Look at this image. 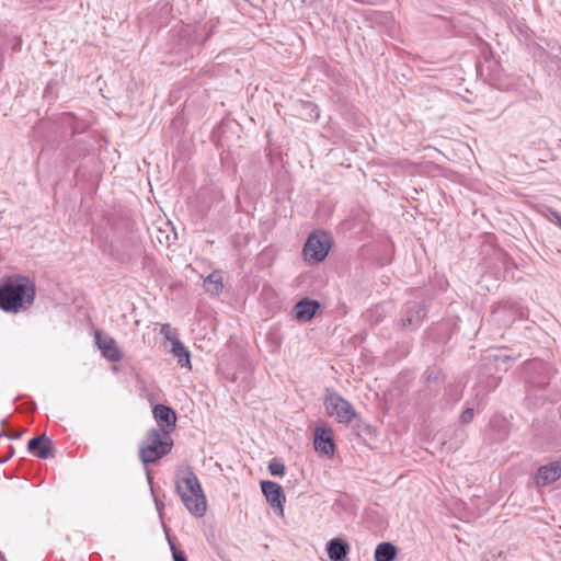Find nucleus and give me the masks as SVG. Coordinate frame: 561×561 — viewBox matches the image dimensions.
<instances>
[{"instance_id": "1", "label": "nucleus", "mask_w": 561, "mask_h": 561, "mask_svg": "<svg viewBox=\"0 0 561 561\" xmlns=\"http://www.w3.org/2000/svg\"><path fill=\"white\" fill-rule=\"evenodd\" d=\"M35 299V286L28 277L13 275L4 278L0 285V308L16 313L31 307Z\"/></svg>"}, {"instance_id": "2", "label": "nucleus", "mask_w": 561, "mask_h": 561, "mask_svg": "<svg viewBox=\"0 0 561 561\" xmlns=\"http://www.w3.org/2000/svg\"><path fill=\"white\" fill-rule=\"evenodd\" d=\"M175 490L185 508L195 517H202L207 510L206 496L198 478L190 467L178 470Z\"/></svg>"}, {"instance_id": "3", "label": "nucleus", "mask_w": 561, "mask_h": 561, "mask_svg": "<svg viewBox=\"0 0 561 561\" xmlns=\"http://www.w3.org/2000/svg\"><path fill=\"white\" fill-rule=\"evenodd\" d=\"M172 443L167 431L151 430L142 440L139 456L144 463L154 462L170 453Z\"/></svg>"}, {"instance_id": "4", "label": "nucleus", "mask_w": 561, "mask_h": 561, "mask_svg": "<svg viewBox=\"0 0 561 561\" xmlns=\"http://www.w3.org/2000/svg\"><path fill=\"white\" fill-rule=\"evenodd\" d=\"M324 408L329 416L335 417L337 422L348 424L357 415L353 405L336 392L327 390Z\"/></svg>"}, {"instance_id": "5", "label": "nucleus", "mask_w": 561, "mask_h": 561, "mask_svg": "<svg viewBox=\"0 0 561 561\" xmlns=\"http://www.w3.org/2000/svg\"><path fill=\"white\" fill-rule=\"evenodd\" d=\"M331 248V239L328 233L319 231L311 233L302 249V254L309 264L322 262Z\"/></svg>"}, {"instance_id": "6", "label": "nucleus", "mask_w": 561, "mask_h": 561, "mask_svg": "<svg viewBox=\"0 0 561 561\" xmlns=\"http://www.w3.org/2000/svg\"><path fill=\"white\" fill-rule=\"evenodd\" d=\"M261 490L268 504L277 511L279 516H283L286 497L282 486L273 481H262Z\"/></svg>"}, {"instance_id": "7", "label": "nucleus", "mask_w": 561, "mask_h": 561, "mask_svg": "<svg viewBox=\"0 0 561 561\" xmlns=\"http://www.w3.org/2000/svg\"><path fill=\"white\" fill-rule=\"evenodd\" d=\"M314 448L317 451L325 455L333 456L334 443L333 433L330 428L317 427L314 431Z\"/></svg>"}, {"instance_id": "8", "label": "nucleus", "mask_w": 561, "mask_h": 561, "mask_svg": "<svg viewBox=\"0 0 561 561\" xmlns=\"http://www.w3.org/2000/svg\"><path fill=\"white\" fill-rule=\"evenodd\" d=\"M27 448L30 453L38 458L47 459L51 456L53 443L46 435H42L30 439Z\"/></svg>"}, {"instance_id": "9", "label": "nucleus", "mask_w": 561, "mask_h": 561, "mask_svg": "<svg viewBox=\"0 0 561 561\" xmlns=\"http://www.w3.org/2000/svg\"><path fill=\"white\" fill-rule=\"evenodd\" d=\"M95 339L96 344L104 357H106L111 362H119L123 358V354L118 350L114 339L101 337L99 332L95 334Z\"/></svg>"}, {"instance_id": "10", "label": "nucleus", "mask_w": 561, "mask_h": 561, "mask_svg": "<svg viewBox=\"0 0 561 561\" xmlns=\"http://www.w3.org/2000/svg\"><path fill=\"white\" fill-rule=\"evenodd\" d=\"M319 308V302L305 298L298 301L294 308L295 319L300 322L310 321Z\"/></svg>"}, {"instance_id": "11", "label": "nucleus", "mask_w": 561, "mask_h": 561, "mask_svg": "<svg viewBox=\"0 0 561 561\" xmlns=\"http://www.w3.org/2000/svg\"><path fill=\"white\" fill-rule=\"evenodd\" d=\"M561 477V462H552L539 468L536 482L538 485H548Z\"/></svg>"}, {"instance_id": "12", "label": "nucleus", "mask_w": 561, "mask_h": 561, "mask_svg": "<svg viewBox=\"0 0 561 561\" xmlns=\"http://www.w3.org/2000/svg\"><path fill=\"white\" fill-rule=\"evenodd\" d=\"M153 416L164 426L162 431H167L169 433V430H172L175 426L176 414L171 408L167 405H156L153 408Z\"/></svg>"}, {"instance_id": "13", "label": "nucleus", "mask_w": 561, "mask_h": 561, "mask_svg": "<svg viewBox=\"0 0 561 561\" xmlns=\"http://www.w3.org/2000/svg\"><path fill=\"white\" fill-rule=\"evenodd\" d=\"M327 551L332 561H342L350 552V545L341 539H331L327 545Z\"/></svg>"}, {"instance_id": "14", "label": "nucleus", "mask_w": 561, "mask_h": 561, "mask_svg": "<svg viewBox=\"0 0 561 561\" xmlns=\"http://www.w3.org/2000/svg\"><path fill=\"white\" fill-rule=\"evenodd\" d=\"M425 316V310L420 304H413L407 309L405 318L402 319L404 327H416Z\"/></svg>"}, {"instance_id": "15", "label": "nucleus", "mask_w": 561, "mask_h": 561, "mask_svg": "<svg viewBox=\"0 0 561 561\" xmlns=\"http://www.w3.org/2000/svg\"><path fill=\"white\" fill-rule=\"evenodd\" d=\"M171 353L174 357H176L178 359V363L182 366V367H186L188 369H191V355H190V351L187 350V347H185L180 340L175 341L174 343L171 344Z\"/></svg>"}, {"instance_id": "16", "label": "nucleus", "mask_w": 561, "mask_h": 561, "mask_svg": "<svg viewBox=\"0 0 561 561\" xmlns=\"http://www.w3.org/2000/svg\"><path fill=\"white\" fill-rule=\"evenodd\" d=\"M204 288L211 295H219L222 290V276L220 272L210 273L204 280Z\"/></svg>"}, {"instance_id": "17", "label": "nucleus", "mask_w": 561, "mask_h": 561, "mask_svg": "<svg viewBox=\"0 0 561 561\" xmlns=\"http://www.w3.org/2000/svg\"><path fill=\"white\" fill-rule=\"evenodd\" d=\"M397 554L396 547L390 542H381L375 550V561H392Z\"/></svg>"}, {"instance_id": "18", "label": "nucleus", "mask_w": 561, "mask_h": 561, "mask_svg": "<svg viewBox=\"0 0 561 561\" xmlns=\"http://www.w3.org/2000/svg\"><path fill=\"white\" fill-rule=\"evenodd\" d=\"M160 333L164 336L167 341H169L171 344L178 341V334L175 330L171 328L170 324L164 323L161 325Z\"/></svg>"}, {"instance_id": "19", "label": "nucleus", "mask_w": 561, "mask_h": 561, "mask_svg": "<svg viewBox=\"0 0 561 561\" xmlns=\"http://www.w3.org/2000/svg\"><path fill=\"white\" fill-rule=\"evenodd\" d=\"M268 470L273 476H284L285 473V466L282 461L278 460H272L268 463Z\"/></svg>"}, {"instance_id": "20", "label": "nucleus", "mask_w": 561, "mask_h": 561, "mask_svg": "<svg viewBox=\"0 0 561 561\" xmlns=\"http://www.w3.org/2000/svg\"><path fill=\"white\" fill-rule=\"evenodd\" d=\"M473 409L468 408L461 413L460 421L465 424L470 423L473 419Z\"/></svg>"}, {"instance_id": "21", "label": "nucleus", "mask_w": 561, "mask_h": 561, "mask_svg": "<svg viewBox=\"0 0 561 561\" xmlns=\"http://www.w3.org/2000/svg\"><path fill=\"white\" fill-rule=\"evenodd\" d=\"M171 549L174 561H186V557L183 551L178 550L174 546H171Z\"/></svg>"}, {"instance_id": "22", "label": "nucleus", "mask_w": 561, "mask_h": 561, "mask_svg": "<svg viewBox=\"0 0 561 561\" xmlns=\"http://www.w3.org/2000/svg\"><path fill=\"white\" fill-rule=\"evenodd\" d=\"M306 105H307L308 107H310L311 112H313V113H314L313 118H316V119H317V118L319 117L318 107H317L314 104L309 103V102H308Z\"/></svg>"}, {"instance_id": "23", "label": "nucleus", "mask_w": 561, "mask_h": 561, "mask_svg": "<svg viewBox=\"0 0 561 561\" xmlns=\"http://www.w3.org/2000/svg\"><path fill=\"white\" fill-rule=\"evenodd\" d=\"M551 215L553 217V222L561 227V216L554 211Z\"/></svg>"}]
</instances>
